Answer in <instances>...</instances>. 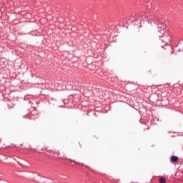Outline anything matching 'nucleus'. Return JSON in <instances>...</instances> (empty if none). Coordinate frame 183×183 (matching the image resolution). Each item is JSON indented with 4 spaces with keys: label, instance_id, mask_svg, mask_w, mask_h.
<instances>
[{
    "label": "nucleus",
    "instance_id": "obj_1",
    "mask_svg": "<svg viewBox=\"0 0 183 183\" xmlns=\"http://www.w3.org/2000/svg\"><path fill=\"white\" fill-rule=\"evenodd\" d=\"M158 22H159V21L157 20L156 21H154V24H157V26H159V28H160V29L162 28V29L159 30V32L162 34L159 35V37L164 38V34H165V31L164 30V28H165V26H164V24H161V26H159V24H158Z\"/></svg>",
    "mask_w": 183,
    "mask_h": 183
},
{
    "label": "nucleus",
    "instance_id": "obj_2",
    "mask_svg": "<svg viewBox=\"0 0 183 183\" xmlns=\"http://www.w3.org/2000/svg\"><path fill=\"white\" fill-rule=\"evenodd\" d=\"M178 159H179V158L177 156H172L170 158L171 162H177Z\"/></svg>",
    "mask_w": 183,
    "mask_h": 183
},
{
    "label": "nucleus",
    "instance_id": "obj_3",
    "mask_svg": "<svg viewBox=\"0 0 183 183\" xmlns=\"http://www.w3.org/2000/svg\"><path fill=\"white\" fill-rule=\"evenodd\" d=\"M159 182H160V183H165V182H167V181L165 180V178L161 177V178L159 179Z\"/></svg>",
    "mask_w": 183,
    "mask_h": 183
},
{
    "label": "nucleus",
    "instance_id": "obj_4",
    "mask_svg": "<svg viewBox=\"0 0 183 183\" xmlns=\"http://www.w3.org/2000/svg\"><path fill=\"white\" fill-rule=\"evenodd\" d=\"M169 36V34L168 33H166V34H164V36Z\"/></svg>",
    "mask_w": 183,
    "mask_h": 183
},
{
    "label": "nucleus",
    "instance_id": "obj_5",
    "mask_svg": "<svg viewBox=\"0 0 183 183\" xmlns=\"http://www.w3.org/2000/svg\"><path fill=\"white\" fill-rule=\"evenodd\" d=\"M78 145L80 147V148L82 147L80 143H79Z\"/></svg>",
    "mask_w": 183,
    "mask_h": 183
},
{
    "label": "nucleus",
    "instance_id": "obj_6",
    "mask_svg": "<svg viewBox=\"0 0 183 183\" xmlns=\"http://www.w3.org/2000/svg\"><path fill=\"white\" fill-rule=\"evenodd\" d=\"M56 154H57V155H59V152H56Z\"/></svg>",
    "mask_w": 183,
    "mask_h": 183
},
{
    "label": "nucleus",
    "instance_id": "obj_7",
    "mask_svg": "<svg viewBox=\"0 0 183 183\" xmlns=\"http://www.w3.org/2000/svg\"><path fill=\"white\" fill-rule=\"evenodd\" d=\"M18 162V164H19V165H21V163H19V162Z\"/></svg>",
    "mask_w": 183,
    "mask_h": 183
}]
</instances>
